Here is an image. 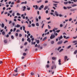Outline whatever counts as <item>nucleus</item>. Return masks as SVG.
<instances>
[{
    "label": "nucleus",
    "instance_id": "nucleus-4",
    "mask_svg": "<svg viewBox=\"0 0 77 77\" xmlns=\"http://www.w3.org/2000/svg\"><path fill=\"white\" fill-rule=\"evenodd\" d=\"M59 41H60V39H62V38H63V36H62V35H61L60 36V37H58V38Z\"/></svg>",
    "mask_w": 77,
    "mask_h": 77
},
{
    "label": "nucleus",
    "instance_id": "nucleus-64",
    "mask_svg": "<svg viewBox=\"0 0 77 77\" xmlns=\"http://www.w3.org/2000/svg\"><path fill=\"white\" fill-rule=\"evenodd\" d=\"M22 76H24V73H22Z\"/></svg>",
    "mask_w": 77,
    "mask_h": 77
},
{
    "label": "nucleus",
    "instance_id": "nucleus-57",
    "mask_svg": "<svg viewBox=\"0 0 77 77\" xmlns=\"http://www.w3.org/2000/svg\"><path fill=\"white\" fill-rule=\"evenodd\" d=\"M48 10H46V13L48 14Z\"/></svg>",
    "mask_w": 77,
    "mask_h": 77
},
{
    "label": "nucleus",
    "instance_id": "nucleus-6",
    "mask_svg": "<svg viewBox=\"0 0 77 77\" xmlns=\"http://www.w3.org/2000/svg\"><path fill=\"white\" fill-rule=\"evenodd\" d=\"M27 41H28V42H29V43H30V42H31V40L29 38H28V39H27Z\"/></svg>",
    "mask_w": 77,
    "mask_h": 77
},
{
    "label": "nucleus",
    "instance_id": "nucleus-46",
    "mask_svg": "<svg viewBox=\"0 0 77 77\" xmlns=\"http://www.w3.org/2000/svg\"><path fill=\"white\" fill-rule=\"evenodd\" d=\"M52 60H55V59H56V58L54 57H53L52 58Z\"/></svg>",
    "mask_w": 77,
    "mask_h": 77
},
{
    "label": "nucleus",
    "instance_id": "nucleus-18",
    "mask_svg": "<svg viewBox=\"0 0 77 77\" xmlns=\"http://www.w3.org/2000/svg\"><path fill=\"white\" fill-rule=\"evenodd\" d=\"M42 2V0H40L39 1H37V2L38 3H41Z\"/></svg>",
    "mask_w": 77,
    "mask_h": 77
},
{
    "label": "nucleus",
    "instance_id": "nucleus-5",
    "mask_svg": "<svg viewBox=\"0 0 77 77\" xmlns=\"http://www.w3.org/2000/svg\"><path fill=\"white\" fill-rule=\"evenodd\" d=\"M55 15L57 16V17H58L59 16V14H57V11H55Z\"/></svg>",
    "mask_w": 77,
    "mask_h": 77
},
{
    "label": "nucleus",
    "instance_id": "nucleus-34",
    "mask_svg": "<svg viewBox=\"0 0 77 77\" xmlns=\"http://www.w3.org/2000/svg\"><path fill=\"white\" fill-rule=\"evenodd\" d=\"M77 53V50H76L74 52V54H76Z\"/></svg>",
    "mask_w": 77,
    "mask_h": 77
},
{
    "label": "nucleus",
    "instance_id": "nucleus-44",
    "mask_svg": "<svg viewBox=\"0 0 77 77\" xmlns=\"http://www.w3.org/2000/svg\"><path fill=\"white\" fill-rule=\"evenodd\" d=\"M19 37H21L22 36V35L21 34H19Z\"/></svg>",
    "mask_w": 77,
    "mask_h": 77
},
{
    "label": "nucleus",
    "instance_id": "nucleus-11",
    "mask_svg": "<svg viewBox=\"0 0 77 77\" xmlns=\"http://www.w3.org/2000/svg\"><path fill=\"white\" fill-rule=\"evenodd\" d=\"M26 3H27V2L25 1V2H23L21 3V4H22V5L23 4H26Z\"/></svg>",
    "mask_w": 77,
    "mask_h": 77
},
{
    "label": "nucleus",
    "instance_id": "nucleus-53",
    "mask_svg": "<svg viewBox=\"0 0 77 77\" xmlns=\"http://www.w3.org/2000/svg\"><path fill=\"white\" fill-rule=\"evenodd\" d=\"M27 42H26L25 43L24 45H27Z\"/></svg>",
    "mask_w": 77,
    "mask_h": 77
},
{
    "label": "nucleus",
    "instance_id": "nucleus-20",
    "mask_svg": "<svg viewBox=\"0 0 77 77\" xmlns=\"http://www.w3.org/2000/svg\"><path fill=\"white\" fill-rule=\"evenodd\" d=\"M16 15H17V16H20V15H21V14L18 13H17Z\"/></svg>",
    "mask_w": 77,
    "mask_h": 77
},
{
    "label": "nucleus",
    "instance_id": "nucleus-58",
    "mask_svg": "<svg viewBox=\"0 0 77 77\" xmlns=\"http://www.w3.org/2000/svg\"><path fill=\"white\" fill-rule=\"evenodd\" d=\"M12 25L13 26H15V23H12Z\"/></svg>",
    "mask_w": 77,
    "mask_h": 77
},
{
    "label": "nucleus",
    "instance_id": "nucleus-50",
    "mask_svg": "<svg viewBox=\"0 0 77 77\" xmlns=\"http://www.w3.org/2000/svg\"><path fill=\"white\" fill-rule=\"evenodd\" d=\"M63 35H66V33H65V32H64L63 34Z\"/></svg>",
    "mask_w": 77,
    "mask_h": 77
},
{
    "label": "nucleus",
    "instance_id": "nucleus-2",
    "mask_svg": "<svg viewBox=\"0 0 77 77\" xmlns=\"http://www.w3.org/2000/svg\"><path fill=\"white\" fill-rule=\"evenodd\" d=\"M62 42H63L62 40L59 41L58 42L57 44L58 45H60V44H62Z\"/></svg>",
    "mask_w": 77,
    "mask_h": 77
},
{
    "label": "nucleus",
    "instance_id": "nucleus-29",
    "mask_svg": "<svg viewBox=\"0 0 77 77\" xmlns=\"http://www.w3.org/2000/svg\"><path fill=\"white\" fill-rule=\"evenodd\" d=\"M40 7H41V8L42 9L43 8H44V5H41Z\"/></svg>",
    "mask_w": 77,
    "mask_h": 77
},
{
    "label": "nucleus",
    "instance_id": "nucleus-39",
    "mask_svg": "<svg viewBox=\"0 0 77 77\" xmlns=\"http://www.w3.org/2000/svg\"><path fill=\"white\" fill-rule=\"evenodd\" d=\"M67 8V9H69L70 8H72V7H68Z\"/></svg>",
    "mask_w": 77,
    "mask_h": 77
},
{
    "label": "nucleus",
    "instance_id": "nucleus-12",
    "mask_svg": "<svg viewBox=\"0 0 77 77\" xmlns=\"http://www.w3.org/2000/svg\"><path fill=\"white\" fill-rule=\"evenodd\" d=\"M76 9H71L70 10L71 11H76Z\"/></svg>",
    "mask_w": 77,
    "mask_h": 77
},
{
    "label": "nucleus",
    "instance_id": "nucleus-45",
    "mask_svg": "<svg viewBox=\"0 0 77 77\" xmlns=\"http://www.w3.org/2000/svg\"><path fill=\"white\" fill-rule=\"evenodd\" d=\"M60 27H63V25H62V24H60Z\"/></svg>",
    "mask_w": 77,
    "mask_h": 77
},
{
    "label": "nucleus",
    "instance_id": "nucleus-13",
    "mask_svg": "<svg viewBox=\"0 0 77 77\" xmlns=\"http://www.w3.org/2000/svg\"><path fill=\"white\" fill-rule=\"evenodd\" d=\"M35 41L37 42V44H39V40H36Z\"/></svg>",
    "mask_w": 77,
    "mask_h": 77
},
{
    "label": "nucleus",
    "instance_id": "nucleus-61",
    "mask_svg": "<svg viewBox=\"0 0 77 77\" xmlns=\"http://www.w3.org/2000/svg\"><path fill=\"white\" fill-rule=\"evenodd\" d=\"M23 56H26V53H23Z\"/></svg>",
    "mask_w": 77,
    "mask_h": 77
},
{
    "label": "nucleus",
    "instance_id": "nucleus-49",
    "mask_svg": "<svg viewBox=\"0 0 77 77\" xmlns=\"http://www.w3.org/2000/svg\"><path fill=\"white\" fill-rule=\"evenodd\" d=\"M60 30H58L56 31V32H57V33H59V32H60Z\"/></svg>",
    "mask_w": 77,
    "mask_h": 77
},
{
    "label": "nucleus",
    "instance_id": "nucleus-40",
    "mask_svg": "<svg viewBox=\"0 0 77 77\" xmlns=\"http://www.w3.org/2000/svg\"><path fill=\"white\" fill-rule=\"evenodd\" d=\"M36 26H39V23H36Z\"/></svg>",
    "mask_w": 77,
    "mask_h": 77
},
{
    "label": "nucleus",
    "instance_id": "nucleus-42",
    "mask_svg": "<svg viewBox=\"0 0 77 77\" xmlns=\"http://www.w3.org/2000/svg\"><path fill=\"white\" fill-rule=\"evenodd\" d=\"M11 39H13L14 38V36L13 35H11Z\"/></svg>",
    "mask_w": 77,
    "mask_h": 77
},
{
    "label": "nucleus",
    "instance_id": "nucleus-30",
    "mask_svg": "<svg viewBox=\"0 0 77 77\" xmlns=\"http://www.w3.org/2000/svg\"><path fill=\"white\" fill-rule=\"evenodd\" d=\"M31 75H34V73L31 72Z\"/></svg>",
    "mask_w": 77,
    "mask_h": 77
},
{
    "label": "nucleus",
    "instance_id": "nucleus-52",
    "mask_svg": "<svg viewBox=\"0 0 77 77\" xmlns=\"http://www.w3.org/2000/svg\"><path fill=\"white\" fill-rule=\"evenodd\" d=\"M63 9H67V8L65 7H63Z\"/></svg>",
    "mask_w": 77,
    "mask_h": 77
},
{
    "label": "nucleus",
    "instance_id": "nucleus-27",
    "mask_svg": "<svg viewBox=\"0 0 77 77\" xmlns=\"http://www.w3.org/2000/svg\"><path fill=\"white\" fill-rule=\"evenodd\" d=\"M54 3H59V2H57V1H54Z\"/></svg>",
    "mask_w": 77,
    "mask_h": 77
},
{
    "label": "nucleus",
    "instance_id": "nucleus-9",
    "mask_svg": "<svg viewBox=\"0 0 77 77\" xmlns=\"http://www.w3.org/2000/svg\"><path fill=\"white\" fill-rule=\"evenodd\" d=\"M1 26L2 27V28H4V27H5V24H4V23H2L1 24Z\"/></svg>",
    "mask_w": 77,
    "mask_h": 77
},
{
    "label": "nucleus",
    "instance_id": "nucleus-32",
    "mask_svg": "<svg viewBox=\"0 0 77 77\" xmlns=\"http://www.w3.org/2000/svg\"><path fill=\"white\" fill-rule=\"evenodd\" d=\"M4 42H5V44H6V43H7V40H5L4 41Z\"/></svg>",
    "mask_w": 77,
    "mask_h": 77
},
{
    "label": "nucleus",
    "instance_id": "nucleus-47",
    "mask_svg": "<svg viewBox=\"0 0 77 77\" xmlns=\"http://www.w3.org/2000/svg\"><path fill=\"white\" fill-rule=\"evenodd\" d=\"M15 35L16 36H18V33H16L15 34Z\"/></svg>",
    "mask_w": 77,
    "mask_h": 77
},
{
    "label": "nucleus",
    "instance_id": "nucleus-7",
    "mask_svg": "<svg viewBox=\"0 0 77 77\" xmlns=\"http://www.w3.org/2000/svg\"><path fill=\"white\" fill-rule=\"evenodd\" d=\"M18 75V73H16L15 72H14V74H13V75L14 76H17Z\"/></svg>",
    "mask_w": 77,
    "mask_h": 77
},
{
    "label": "nucleus",
    "instance_id": "nucleus-21",
    "mask_svg": "<svg viewBox=\"0 0 77 77\" xmlns=\"http://www.w3.org/2000/svg\"><path fill=\"white\" fill-rule=\"evenodd\" d=\"M72 7H74V6H77L76 4H73L72 6Z\"/></svg>",
    "mask_w": 77,
    "mask_h": 77
},
{
    "label": "nucleus",
    "instance_id": "nucleus-15",
    "mask_svg": "<svg viewBox=\"0 0 77 77\" xmlns=\"http://www.w3.org/2000/svg\"><path fill=\"white\" fill-rule=\"evenodd\" d=\"M47 39V37H45L43 39V41H45Z\"/></svg>",
    "mask_w": 77,
    "mask_h": 77
},
{
    "label": "nucleus",
    "instance_id": "nucleus-51",
    "mask_svg": "<svg viewBox=\"0 0 77 77\" xmlns=\"http://www.w3.org/2000/svg\"><path fill=\"white\" fill-rule=\"evenodd\" d=\"M20 32V30L19 29H17L16 31V32Z\"/></svg>",
    "mask_w": 77,
    "mask_h": 77
},
{
    "label": "nucleus",
    "instance_id": "nucleus-37",
    "mask_svg": "<svg viewBox=\"0 0 77 77\" xmlns=\"http://www.w3.org/2000/svg\"><path fill=\"white\" fill-rule=\"evenodd\" d=\"M27 9L28 11H30V8L29 7V8H27Z\"/></svg>",
    "mask_w": 77,
    "mask_h": 77
},
{
    "label": "nucleus",
    "instance_id": "nucleus-56",
    "mask_svg": "<svg viewBox=\"0 0 77 77\" xmlns=\"http://www.w3.org/2000/svg\"><path fill=\"white\" fill-rule=\"evenodd\" d=\"M77 38V36H76L75 37H73V39H76V38Z\"/></svg>",
    "mask_w": 77,
    "mask_h": 77
},
{
    "label": "nucleus",
    "instance_id": "nucleus-25",
    "mask_svg": "<svg viewBox=\"0 0 77 77\" xmlns=\"http://www.w3.org/2000/svg\"><path fill=\"white\" fill-rule=\"evenodd\" d=\"M2 34L3 35H5V31H3L2 32Z\"/></svg>",
    "mask_w": 77,
    "mask_h": 77
},
{
    "label": "nucleus",
    "instance_id": "nucleus-23",
    "mask_svg": "<svg viewBox=\"0 0 77 77\" xmlns=\"http://www.w3.org/2000/svg\"><path fill=\"white\" fill-rule=\"evenodd\" d=\"M28 35H27V38H29V36H30V34H28Z\"/></svg>",
    "mask_w": 77,
    "mask_h": 77
},
{
    "label": "nucleus",
    "instance_id": "nucleus-55",
    "mask_svg": "<svg viewBox=\"0 0 77 77\" xmlns=\"http://www.w3.org/2000/svg\"><path fill=\"white\" fill-rule=\"evenodd\" d=\"M48 1L47 0V1H45V3H48Z\"/></svg>",
    "mask_w": 77,
    "mask_h": 77
},
{
    "label": "nucleus",
    "instance_id": "nucleus-17",
    "mask_svg": "<svg viewBox=\"0 0 77 77\" xmlns=\"http://www.w3.org/2000/svg\"><path fill=\"white\" fill-rule=\"evenodd\" d=\"M67 58H68V57H67V56H65L64 57L65 61V60H66V59H67Z\"/></svg>",
    "mask_w": 77,
    "mask_h": 77
},
{
    "label": "nucleus",
    "instance_id": "nucleus-22",
    "mask_svg": "<svg viewBox=\"0 0 77 77\" xmlns=\"http://www.w3.org/2000/svg\"><path fill=\"white\" fill-rule=\"evenodd\" d=\"M54 42L53 41H51V44H54Z\"/></svg>",
    "mask_w": 77,
    "mask_h": 77
},
{
    "label": "nucleus",
    "instance_id": "nucleus-16",
    "mask_svg": "<svg viewBox=\"0 0 77 77\" xmlns=\"http://www.w3.org/2000/svg\"><path fill=\"white\" fill-rule=\"evenodd\" d=\"M33 41H32L31 42L32 45H33V44L34 45H35V44H36V42H34L33 43Z\"/></svg>",
    "mask_w": 77,
    "mask_h": 77
},
{
    "label": "nucleus",
    "instance_id": "nucleus-54",
    "mask_svg": "<svg viewBox=\"0 0 77 77\" xmlns=\"http://www.w3.org/2000/svg\"><path fill=\"white\" fill-rule=\"evenodd\" d=\"M54 66H52L51 67V69H53V68H54Z\"/></svg>",
    "mask_w": 77,
    "mask_h": 77
},
{
    "label": "nucleus",
    "instance_id": "nucleus-8",
    "mask_svg": "<svg viewBox=\"0 0 77 77\" xmlns=\"http://www.w3.org/2000/svg\"><path fill=\"white\" fill-rule=\"evenodd\" d=\"M35 9L36 10H37V9H38L39 8V7L37 5H35Z\"/></svg>",
    "mask_w": 77,
    "mask_h": 77
},
{
    "label": "nucleus",
    "instance_id": "nucleus-24",
    "mask_svg": "<svg viewBox=\"0 0 77 77\" xmlns=\"http://www.w3.org/2000/svg\"><path fill=\"white\" fill-rule=\"evenodd\" d=\"M77 42V40H75L73 41L72 43L74 44V43H75V42Z\"/></svg>",
    "mask_w": 77,
    "mask_h": 77
},
{
    "label": "nucleus",
    "instance_id": "nucleus-14",
    "mask_svg": "<svg viewBox=\"0 0 77 77\" xmlns=\"http://www.w3.org/2000/svg\"><path fill=\"white\" fill-rule=\"evenodd\" d=\"M54 6V7H56V8H57V4H53Z\"/></svg>",
    "mask_w": 77,
    "mask_h": 77
},
{
    "label": "nucleus",
    "instance_id": "nucleus-60",
    "mask_svg": "<svg viewBox=\"0 0 77 77\" xmlns=\"http://www.w3.org/2000/svg\"><path fill=\"white\" fill-rule=\"evenodd\" d=\"M11 23H12V21H10L9 23V24H11Z\"/></svg>",
    "mask_w": 77,
    "mask_h": 77
},
{
    "label": "nucleus",
    "instance_id": "nucleus-3",
    "mask_svg": "<svg viewBox=\"0 0 77 77\" xmlns=\"http://www.w3.org/2000/svg\"><path fill=\"white\" fill-rule=\"evenodd\" d=\"M21 27V26L19 24H17L16 26H15V27H17V28H18V27Z\"/></svg>",
    "mask_w": 77,
    "mask_h": 77
},
{
    "label": "nucleus",
    "instance_id": "nucleus-10",
    "mask_svg": "<svg viewBox=\"0 0 77 77\" xmlns=\"http://www.w3.org/2000/svg\"><path fill=\"white\" fill-rule=\"evenodd\" d=\"M48 8V6H45L44 8V10H46V9H47Z\"/></svg>",
    "mask_w": 77,
    "mask_h": 77
},
{
    "label": "nucleus",
    "instance_id": "nucleus-28",
    "mask_svg": "<svg viewBox=\"0 0 77 77\" xmlns=\"http://www.w3.org/2000/svg\"><path fill=\"white\" fill-rule=\"evenodd\" d=\"M71 46L69 45L67 49H69V48H71Z\"/></svg>",
    "mask_w": 77,
    "mask_h": 77
},
{
    "label": "nucleus",
    "instance_id": "nucleus-35",
    "mask_svg": "<svg viewBox=\"0 0 77 77\" xmlns=\"http://www.w3.org/2000/svg\"><path fill=\"white\" fill-rule=\"evenodd\" d=\"M68 2H64V5H67V4H68Z\"/></svg>",
    "mask_w": 77,
    "mask_h": 77
},
{
    "label": "nucleus",
    "instance_id": "nucleus-38",
    "mask_svg": "<svg viewBox=\"0 0 77 77\" xmlns=\"http://www.w3.org/2000/svg\"><path fill=\"white\" fill-rule=\"evenodd\" d=\"M46 67L47 68H49L50 67V66H49V65L47 64L46 65Z\"/></svg>",
    "mask_w": 77,
    "mask_h": 77
},
{
    "label": "nucleus",
    "instance_id": "nucleus-36",
    "mask_svg": "<svg viewBox=\"0 0 77 77\" xmlns=\"http://www.w3.org/2000/svg\"><path fill=\"white\" fill-rule=\"evenodd\" d=\"M23 28V30H25V26H22Z\"/></svg>",
    "mask_w": 77,
    "mask_h": 77
},
{
    "label": "nucleus",
    "instance_id": "nucleus-19",
    "mask_svg": "<svg viewBox=\"0 0 77 77\" xmlns=\"http://www.w3.org/2000/svg\"><path fill=\"white\" fill-rule=\"evenodd\" d=\"M17 69H18V68H16V70H14V72H17L18 71L17 70Z\"/></svg>",
    "mask_w": 77,
    "mask_h": 77
},
{
    "label": "nucleus",
    "instance_id": "nucleus-1",
    "mask_svg": "<svg viewBox=\"0 0 77 77\" xmlns=\"http://www.w3.org/2000/svg\"><path fill=\"white\" fill-rule=\"evenodd\" d=\"M55 38V36L54 35H53V34H52L50 37V39H53V38Z\"/></svg>",
    "mask_w": 77,
    "mask_h": 77
},
{
    "label": "nucleus",
    "instance_id": "nucleus-63",
    "mask_svg": "<svg viewBox=\"0 0 77 77\" xmlns=\"http://www.w3.org/2000/svg\"><path fill=\"white\" fill-rule=\"evenodd\" d=\"M73 2H77V0H73Z\"/></svg>",
    "mask_w": 77,
    "mask_h": 77
},
{
    "label": "nucleus",
    "instance_id": "nucleus-33",
    "mask_svg": "<svg viewBox=\"0 0 77 77\" xmlns=\"http://www.w3.org/2000/svg\"><path fill=\"white\" fill-rule=\"evenodd\" d=\"M31 25L33 27H35V25L34 23L32 24Z\"/></svg>",
    "mask_w": 77,
    "mask_h": 77
},
{
    "label": "nucleus",
    "instance_id": "nucleus-41",
    "mask_svg": "<svg viewBox=\"0 0 77 77\" xmlns=\"http://www.w3.org/2000/svg\"><path fill=\"white\" fill-rule=\"evenodd\" d=\"M63 49H61L59 51V52H61V51H63Z\"/></svg>",
    "mask_w": 77,
    "mask_h": 77
},
{
    "label": "nucleus",
    "instance_id": "nucleus-26",
    "mask_svg": "<svg viewBox=\"0 0 77 77\" xmlns=\"http://www.w3.org/2000/svg\"><path fill=\"white\" fill-rule=\"evenodd\" d=\"M61 47H59L58 49H57V51H59V50H60V48H61Z\"/></svg>",
    "mask_w": 77,
    "mask_h": 77
},
{
    "label": "nucleus",
    "instance_id": "nucleus-31",
    "mask_svg": "<svg viewBox=\"0 0 77 77\" xmlns=\"http://www.w3.org/2000/svg\"><path fill=\"white\" fill-rule=\"evenodd\" d=\"M16 28H14L13 31V32H15V31L16 30Z\"/></svg>",
    "mask_w": 77,
    "mask_h": 77
},
{
    "label": "nucleus",
    "instance_id": "nucleus-59",
    "mask_svg": "<svg viewBox=\"0 0 77 77\" xmlns=\"http://www.w3.org/2000/svg\"><path fill=\"white\" fill-rule=\"evenodd\" d=\"M44 24H43L42 26V29L43 28V27H44Z\"/></svg>",
    "mask_w": 77,
    "mask_h": 77
},
{
    "label": "nucleus",
    "instance_id": "nucleus-43",
    "mask_svg": "<svg viewBox=\"0 0 77 77\" xmlns=\"http://www.w3.org/2000/svg\"><path fill=\"white\" fill-rule=\"evenodd\" d=\"M66 42H68V41H65L64 42V44H66Z\"/></svg>",
    "mask_w": 77,
    "mask_h": 77
},
{
    "label": "nucleus",
    "instance_id": "nucleus-48",
    "mask_svg": "<svg viewBox=\"0 0 77 77\" xmlns=\"http://www.w3.org/2000/svg\"><path fill=\"white\" fill-rule=\"evenodd\" d=\"M20 0H18L17 2L18 3H20Z\"/></svg>",
    "mask_w": 77,
    "mask_h": 77
},
{
    "label": "nucleus",
    "instance_id": "nucleus-62",
    "mask_svg": "<svg viewBox=\"0 0 77 77\" xmlns=\"http://www.w3.org/2000/svg\"><path fill=\"white\" fill-rule=\"evenodd\" d=\"M34 38H32L31 39V40L33 41H34Z\"/></svg>",
    "mask_w": 77,
    "mask_h": 77
}]
</instances>
